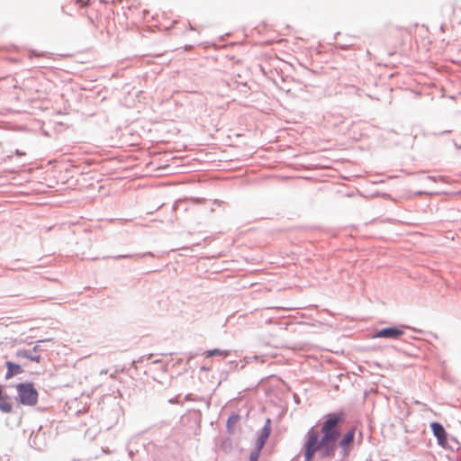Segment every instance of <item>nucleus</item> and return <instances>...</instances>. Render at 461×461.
<instances>
[{"label": "nucleus", "mask_w": 461, "mask_h": 461, "mask_svg": "<svg viewBox=\"0 0 461 461\" xmlns=\"http://www.w3.org/2000/svg\"><path fill=\"white\" fill-rule=\"evenodd\" d=\"M345 420L343 412H330L322 417L320 429L312 428L304 443L305 461H312L319 452L322 457H334L338 447L342 457H347L352 448L355 429H350L341 437L340 427Z\"/></svg>", "instance_id": "nucleus-1"}, {"label": "nucleus", "mask_w": 461, "mask_h": 461, "mask_svg": "<svg viewBox=\"0 0 461 461\" xmlns=\"http://www.w3.org/2000/svg\"><path fill=\"white\" fill-rule=\"evenodd\" d=\"M18 400L20 403L27 406H34L38 402V392L32 383H22L16 385Z\"/></svg>", "instance_id": "nucleus-2"}, {"label": "nucleus", "mask_w": 461, "mask_h": 461, "mask_svg": "<svg viewBox=\"0 0 461 461\" xmlns=\"http://www.w3.org/2000/svg\"><path fill=\"white\" fill-rule=\"evenodd\" d=\"M403 334L404 331L402 329L397 327H390L380 330L375 333L374 337L397 339L401 338Z\"/></svg>", "instance_id": "nucleus-3"}, {"label": "nucleus", "mask_w": 461, "mask_h": 461, "mask_svg": "<svg viewBox=\"0 0 461 461\" xmlns=\"http://www.w3.org/2000/svg\"><path fill=\"white\" fill-rule=\"evenodd\" d=\"M430 428L432 429L434 436L438 439V443L440 446L445 447L447 442V432H446L445 429L443 428V426L438 422H432L430 424Z\"/></svg>", "instance_id": "nucleus-4"}, {"label": "nucleus", "mask_w": 461, "mask_h": 461, "mask_svg": "<svg viewBox=\"0 0 461 461\" xmlns=\"http://www.w3.org/2000/svg\"><path fill=\"white\" fill-rule=\"evenodd\" d=\"M7 366V372L5 374V379H10L13 376L22 374L23 372L22 366L18 364H14L11 361L5 363Z\"/></svg>", "instance_id": "nucleus-5"}, {"label": "nucleus", "mask_w": 461, "mask_h": 461, "mask_svg": "<svg viewBox=\"0 0 461 461\" xmlns=\"http://www.w3.org/2000/svg\"><path fill=\"white\" fill-rule=\"evenodd\" d=\"M240 417L238 414H233L229 417L226 424L229 433H233L237 423L240 421Z\"/></svg>", "instance_id": "nucleus-6"}, {"label": "nucleus", "mask_w": 461, "mask_h": 461, "mask_svg": "<svg viewBox=\"0 0 461 461\" xmlns=\"http://www.w3.org/2000/svg\"><path fill=\"white\" fill-rule=\"evenodd\" d=\"M16 356L19 357L28 358L37 363H39L41 359L40 356H32L27 350H19L16 352Z\"/></svg>", "instance_id": "nucleus-7"}, {"label": "nucleus", "mask_w": 461, "mask_h": 461, "mask_svg": "<svg viewBox=\"0 0 461 461\" xmlns=\"http://www.w3.org/2000/svg\"><path fill=\"white\" fill-rule=\"evenodd\" d=\"M268 436H269L268 431H265L260 435V437L257 439V442H256V447H257L256 449L257 450L261 451Z\"/></svg>", "instance_id": "nucleus-8"}, {"label": "nucleus", "mask_w": 461, "mask_h": 461, "mask_svg": "<svg viewBox=\"0 0 461 461\" xmlns=\"http://www.w3.org/2000/svg\"><path fill=\"white\" fill-rule=\"evenodd\" d=\"M204 356H205V357H211L213 356H221L222 357H226L228 356V351H224V350L216 348V349L206 351L204 353Z\"/></svg>", "instance_id": "nucleus-9"}, {"label": "nucleus", "mask_w": 461, "mask_h": 461, "mask_svg": "<svg viewBox=\"0 0 461 461\" xmlns=\"http://www.w3.org/2000/svg\"><path fill=\"white\" fill-rule=\"evenodd\" d=\"M0 410L3 411V412H5V413H10L12 412L13 411V406L11 403L9 402H3L0 403Z\"/></svg>", "instance_id": "nucleus-10"}, {"label": "nucleus", "mask_w": 461, "mask_h": 461, "mask_svg": "<svg viewBox=\"0 0 461 461\" xmlns=\"http://www.w3.org/2000/svg\"><path fill=\"white\" fill-rule=\"evenodd\" d=\"M259 453H260V451L257 450V449L252 451L249 456V461H258V459L259 457Z\"/></svg>", "instance_id": "nucleus-11"}, {"label": "nucleus", "mask_w": 461, "mask_h": 461, "mask_svg": "<svg viewBox=\"0 0 461 461\" xmlns=\"http://www.w3.org/2000/svg\"><path fill=\"white\" fill-rule=\"evenodd\" d=\"M77 4H79L81 6H86L87 5L84 0H75Z\"/></svg>", "instance_id": "nucleus-12"}, {"label": "nucleus", "mask_w": 461, "mask_h": 461, "mask_svg": "<svg viewBox=\"0 0 461 461\" xmlns=\"http://www.w3.org/2000/svg\"><path fill=\"white\" fill-rule=\"evenodd\" d=\"M2 393H3V390H2V388L0 387V400H2V399H3V397H2Z\"/></svg>", "instance_id": "nucleus-13"}]
</instances>
